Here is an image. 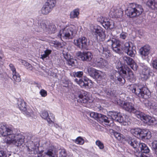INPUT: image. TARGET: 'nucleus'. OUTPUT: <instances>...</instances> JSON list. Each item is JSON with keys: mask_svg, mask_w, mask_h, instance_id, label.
<instances>
[{"mask_svg": "<svg viewBox=\"0 0 157 157\" xmlns=\"http://www.w3.org/2000/svg\"><path fill=\"white\" fill-rule=\"evenodd\" d=\"M109 78L116 84L122 86L125 82V79L132 82L134 79L133 72L130 69L127 67H122L120 68L119 71L116 72L113 75H110Z\"/></svg>", "mask_w": 157, "mask_h": 157, "instance_id": "nucleus-1", "label": "nucleus"}, {"mask_svg": "<svg viewBox=\"0 0 157 157\" xmlns=\"http://www.w3.org/2000/svg\"><path fill=\"white\" fill-rule=\"evenodd\" d=\"M144 11L142 6L135 3H130L125 10L126 13L131 18L139 16Z\"/></svg>", "mask_w": 157, "mask_h": 157, "instance_id": "nucleus-2", "label": "nucleus"}, {"mask_svg": "<svg viewBox=\"0 0 157 157\" xmlns=\"http://www.w3.org/2000/svg\"><path fill=\"white\" fill-rule=\"evenodd\" d=\"M132 91L140 99H147L151 95V93L149 90L144 86H139L137 87L132 89Z\"/></svg>", "mask_w": 157, "mask_h": 157, "instance_id": "nucleus-3", "label": "nucleus"}, {"mask_svg": "<svg viewBox=\"0 0 157 157\" xmlns=\"http://www.w3.org/2000/svg\"><path fill=\"white\" fill-rule=\"evenodd\" d=\"M76 33V30L73 26L64 28L59 32L61 36L65 39H72Z\"/></svg>", "mask_w": 157, "mask_h": 157, "instance_id": "nucleus-4", "label": "nucleus"}, {"mask_svg": "<svg viewBox=\"0 0 157 157\" xmlns=\"http://www.w3.org/2000/svg\"><path fill=\"white\" fill-rule=\"evenodd\" d=\"M75 95L77 97V101L78 103L84 104H90L92 101L89 97L87 92L83 90H78L77 94H75Z\"/></svg>", "mask_w": 157, "mask_h": 157, "instance_id": "nucleus-5", "label": "nucleus"}, {"mask_svg": "<svg viewBox=\"0 0 157 157\" xmlns=\"http://www.w3.org/2000/svg\"><path fill=\"white\" fill-rule=\"evenodd\" d=\"M137 117L140 119L144 123L149 125H155L157 122L154 117H152L148 115H146L141 112H137L136 113Z\"/></svg>", "mask_w": 157, "mask_h": 157, "instance_id": "nucleus-6", "label": "nucleus"}, {"mask_svg": "<svg viewBox=\"0 0 157 157\" xmlns=\"http://www.w3.org/2000/svg\"><path fill=\"white\" fill-rule=\"evenodd\" d=\"M17 105L19 109L25 115L30 116L33 113V111L26 105V103L23 100L20 99L18 101Z\"/></svg>", "mask_w": 157, "mask_h": 157, "instance_id": "nucleus-7", "label": "nucleus"}, {"mask_svg": "<svg viewBox=\"0 0 157 157\" xmlns=\"http://www.w3.org/2000/svg\"><path fill=\"white\" fill-rule=\"evenodd\" d=\"M74 44L80 49H88L89 41L85 37L82 36L74 41Z\"/></svg>", "mask_w": 157, "mask_h": 157, "instance_id": "nucleus-8", "label": "nucleus"}, {"mask_svg": "<svg viewBox=\"0 0 157 157\" xmlns=\"http://www.w3.org/2000/svg\"><path fill=\"white\" fill-rule=\"evenodd\" d=\"M0 134L3 136H6V143L8 142L10 139L13 137L14 134L11 128L3 125L0 128Z\"/></svg>", "mask_w": 157, "mask_h": 157, "instance_id": "nucleus-9", "label": "nucleus"}, {"mask_svg": "<svg viewBox=\"0 0 157 157\" xmlns=\"http://www.w3.org/2000/svg\"><path fill=\"white\" fill-rule=\"evenodd\" d=\"M13 137L11 138L7 144H13L17 146H21L24 142L25 137L21 133L13 135Z\"/></svg>", "mask_w": 157, "mask_h": 157, "instance_id": "nucleus-10", "label": "nucleus"}, {"mask_svg": "<svg viewBox=\"0 0 157 157\" xmlns=\"http://www.w3.org/2000/svg\"><path fill=\"white\" fill-rule=\"evenodd\" d=\"M92 34L97 39H98V37L100 41H103L105 36V30L98 25L94 27Z\"/></svg>", "mask_w": 157, "mask_h": 157, "instance_id": "nucleus-11", "label": "nucleus"}, {"mask_svg": "<svg viewBox=\"0 0 157 157\" xmlns=\"http://www.w3.org/2000/svg\"><path fill=\"white\" fill-rule=\"evenodd\" d=\"M76 56L79 60L84 62L91 61L93 56L92 53L89 51L78 52Z\"/></svg>", "mask_w": 157, "mask_h": 157, "instance_id": "nucleus-12", "label": "nucleus"}, {"mask_svg": "<svg viewBox=\"0 0 157 157\" xmlns=\"http://www.w3.org/2000/svg\"><path fill=\"white\" fill-rule=\"evenodd\" d=\"M97 45V46L96 48L101 54L104 58L108 59L112 56L110 51L107 48H104L101 44L98 43Z\"/></svg>", "mask_w": 157, "mask_h": 157, "instance_id": "nucleus-13", "label": "nucleus"}, {"mask_svg": "<svg viewBox=\"0 0 157 157\" xmlns=\"http://www.w3.org/2000/svg\"><path fill=\"white\" fill-rule=\"evenodd\" d=\"M108 115L110 116L111 118L120 123L124 122V120L122 116L120 114V112L114 111H109L108 112Z\"/></svg>", "mask_w": 157, "mask_h": 157, "instance_id": "nucleus-14", "label": "nucleus"}, {"mask_svg": "<svg viewBox=\"0 0 157 157\" xmlns=\"http://www.w3.org/2000/svg\"><path fill=\"white\" fill-rule=\"evenodd\" d=\"M122 108L125 111L129 113H134L136 115V113L137 112H140L137 110V108H135L133 104L130 102H124L122 104Z\"/></svg>", "mask_w": 157, "mask_h": 157, "instance_id": "nucleus-15", "label": "nucleus"}, {"mask_svg": "<svg viewBox=\"0 0 157 157\" xmlns=\"http://www.w3.org/2000/svg\"><path fill=\"white\" fill-rule=\"evenodd\" d=\"M122 50L127 55L132 57L135 56L136 52V51L133 49V47L130 46L129 43L128 42L125 43L124 44Z\"/></svg>", "mask_w": 157, "mask_h": 157, "instance_id": "nucleus-16", "label": "nucleus"}, {"mask_svg": "<svg viewBox=\"0 0 157 157\" xmlns=\"http://www.w3.org/2000/svg\"><path fill=\"white\" fill-rule=\"evenodd\" d=\"M150 50V47L148 45H145L141 47L140 49L139 53L142 58L145 59L148 58Z\"/></svg>", "mask_w": 157, "mask_h": 157, "instance_id": "nucleus-17", "label": "nucleus"}, {"mask_svg": "<svg viewBox=\"0 0 157 157\" xmlns=\"http://www.w3.org/2000/svg\"><path fill=\"white\" fill-rule=\"evenodd\" d=\"M75 81L80 86L82 87H85L89 86V82H90L91 80L86 77H84L81 79H79L75 78Z\"/></svg>", "mask_w": 157, "mask_h": 157, "instance_id": "nucleus-18", "label": "nucleus"}, {"mask_svg": "<svg viewBox=\"0 0 157 157\" xmlns=\"http://www.w3.org/2000/svg\"><path fill=\"white\" fill-rule=\"evenodd\" d=\"M102 25L105 29H112L114 27V21L110 19L104 18Z\"/></svg>", "mask_w": 157, "mask_h": 157, "instance_id": "nucleus-19", "label": "nucleus"}, {"mask_svg": "<svg viewBox=\"0 0 157 157\" xmlns=\"http://www.w3.org/2000/svg\"><path fill=\"white\" fill-rule=\"evenodd\" d=\"M9 67L13 72V78L16 81L19 82L21 81L20 76L19 73L16 71V68L14 65L12 63L9 65Z\"/></svg>", "mask_w": 157, "mask_h": 157, "instance_id": "nucleus-20", "label": "nucleus"}, {"mask_svg": "<svg viewBox=\"0 0 157 157\" xmlns=\"http://www.w3.org/2000/svg\"><path fill=\"white\" fill-rule=\"evenodd\" d=\"M54 150V147H48L44 151V153L42 155V157H54L53 156Z\"/></svg>", "mask_w": 157, "mask_h": 157, "instance_id": "nucleus-21", "label": "nucleus"}, {"mask_svg": "<svg viewBox=\"0 0 157 157\" xmlns=\"http://www.w3.org/2000/svg\"><path fill=\"white\" fill-rule=\"evenodd\" d=\"M126 142L134 148H138L140 142L134 139L128 137L126 139Z\"/></svg>", "mask_w": 157, "mask_h": 157, "instance_id": "nucleus-22", "label": "nucleus"}, {"mask_svg": "<svg viewBox=\"0 0 157 157\" xmlns=\"http://www.w3.org/2000/svg\"><path fill=\"white\" fill-rule=\"evenodd\" d=\"M91 77L93 78L96 79L97 80L101 81L103 78V77L101 74L98 73L96 70L92 69L89 73Z\"/></svg>", "mask_w": 157, "mask_h": 157, "instance_id": "nucleus-23", "label": "nucleus"}, {"mask_svg": "<svg viewBox=\"0 0 157 157\" xmlns=\"http://www.w3.org/2000/svg\"><path fill=\"white\" fill-rule=\"evenodd\" d=\"M151 74H152V72L150 69L148 67H145L142 70L141 77L143 80H146L151 75Z\"/></svg>", "mask_w": 157, "mask_h": 157, "instance_id": "nucleus-24", "label": "nucleus"}, {"mask_svg": "<svg viewBox=\"0 0 157 157\" xmlns=\"http://www.w3.org/2000/svg\"><path fill=\"white\" fill-rule=\"evenodd\" d=\"M113 50L115 52L120 53L121 52V42L119 40H116L112 47Z\"/></svg>", "mask_w": 157, "mask_h": 157, "instance_id": "nucleus-25", "label": "nucleus"}, {"mask_svg": "<svg viewBox=\"0 0 157 157\" xmlns=\"http://www.w3.org/2000/svg\"><path fill=\"white\" fill-rule=\"evenodd\" d=\"M140 133L139 138L142 140H148L151 137V132L147 130L142 129Z\"/></svg>", "mask_w": 157, "mask_h": 157, "instance_id": "nucleus-26", "label": "nucleus"}, {"mask_svg": "<svg viewBox=\"0 0 157 157\" xmlns=\"http://www.w3.org/2000/svg\"><path fill=\"white\" fill-rule=\"evenodd\" d=\"M123 15V12L121 10L113 9L110 12V15L112 17L120 18Z\"/></svg>", "mask_w": 157, "mask_h": 157, "instance_id": "nucleus-27", "label": "nucleus"}, {"mask_svg": "<svg viewBox=\"0 0 157 157\" xmlns=\"http://www.w3.org/2000/svg\"><path fill=\"white\" fill-rule=\"evenodd\" d=\"M138 148L140 150V152L142 153L146 154L148 153L150 151V149L147 145L143 143H140Z\"/></svg>", "mask_w": 157, "mask_h": 157, "instance_id": "nucleus-28", "label": "nucleus"}, {"mask_svg": "<svg viewBox=\"0 0 157 157\" xmlns=\"http://www.w3.org/2000/svg\"><path fill=\"white\" fill-rule=\"evenodd\" d=\"M53 8L51 6L45 3L41 9V13L44 14H48L52 10Z\"/></svg>", "mask_w": 157, "mask_h": 157, "instance_id": "nucleus-29", "label": "nucleus"}, {"mask_svg": "<svg viewBox=\"0 0 157 157\" xmlns=\"http://www.w3.org/2000/svg\"><path fill=\"white\" fill-rule=\"evenodd\" d=\"M146 5L152 10L157 9V0H148Z\"/></svg>", "mask_w": 157, "mask_h": 157, "instance_id": "nucleus-30", "label": "nucleus"}, {"mask_svg": "<svg viewBox=\"0 0 157 157\" xmlns=\"http://www.w3.org/2000/svg\"><path fill=\"white\" fill-rule=\"evenodd\" d=\"M35 31L37 32H41L42 30H45L46 31L47 28L45 23V21H41L38 27L36 26L35 27Z\"/></svg>", "mask_w": 157, "mask_h": 157, "instance_id": "nucleus-31", "label": "nucleus"}, {"mask_svg": "<svg viewBox=\"0 0 157 157\" xmlns=\"http://www.w3.org/2000/svg\"><path fill=\"white\" fill-rule=\"evenodd\" d=\"M141 130L142 129L139 128H133L131 129L130 132L133 136L139 138Z\"/></svg>", "mask_w": 157, "mask_h": 157, "instance_id": "nucleus-32", "label": "nucleus"}, {"mask_svg": "<svg viewBox=\"0 0 157 157\" xmlns=\"http://www.w3.org/2000/svg\"><path fill=\"white\" fill-rule=\"evenodd\" d=\"M46 31L48 33H55L56 31V26L53 24H51L48 25V27L47 28Z\"/></svg>", "mask_w": 157, "mask_h": 157, "instance_id": "nucleus-33", "label": "nucleus"}, {"mask_svg": "<svg viewBox=\"0 0 157 157\" xmlns=\"http://www.w3.org/2000/svg\"><path fill=\"white\" fill-rule=\"evenodd\" d=\"M124 61L125 63H126L129 65H132L134 63V61L133 59L128 56H124L123 57Z\"/></svg>", "mask_w": 157, "mask_h": 157, "instance_id": "nucleus-34", "label": "nucleus"}, {"mask_svg": "<svg viewBox=\"0 0 157 157\" xmlns=\"http://www.w3.org/2000/svg\"><path fill=\"white\" fill-rule=\"evenodd\" d=\"M101 116L100 117L99 121L104 122L106 125H108L110 122V119L105 115L101 114Z\"/></svg>", "mask_w": 157, "mask_h": 157, "instance_id": "nucleus-35", "label": "nucleus"}, {"mask_svg": "<svg viewBox=\"0 0 157 157\" xmlns=\"http://www.w3.org/2000/svg\"><path fill=\"white\" fill-rule=\"evenodd\" d=\"M79 13V10L78 9H76L74 10L70 13V18H73L77 17Z\"/></svg>", "mask_w": 157, "mask_h": 157, "instance_id": "nucleus-36", "label": "nucleus"}, {"mask_svg": "<svg viewBox=\"0 0 157 157\" xmlns=\"http://www.w3.org/2000/svg\"><path fill=\"white\" fill-rule=\"evenodd\" d=\"M105 92L107 95L108 96H110L113 97L116 96V90L113 89L106 90L105 91Z\"/></svg>", "mask_w": 157, "mask_h": 157, "instance_id": "nucleus-37", "label": "nucleus"}, {"mask_svg": "<svg viewBox=\"0 0 157 157\" xmlns=\"http://www.w3.org/2000/svg\"><path fill=\"white\" fill-rule=\"evenodd\" d=\"M90 117L94 119L99 121V118L101 116V114L98 113H97L92 112L89 114Z\"/></svg>", "mask_w": 157, "mask_h": 157, "instance_id": "nucleus-38", "label": "nucleus"}, {"mask_svg": "<svg viewBox=\"0 0 157 157\" xmlns=\"http://www.w3.org/2000/svg\"><path fill=\"white\" fill-rule=\"evenodd\" d=\"M19 62L22 64L27 67V69L30 70H32L33 67L31 65L25 60L21 59L19 60Z\"/></svg>", "mask_w": 157, "mask_h": 157, "instance_id": "nucleus-39", "label": "nucleus"}, {"mask_svg": "<svg viewBox=\"0 0 157 157\" xmlns=\"http://www.w3.org/2000/svg\"><path fill=\"white\" fill-rule=\"evenodd\" d=\"M144 104L147 107H150L153 106L154 105V102L150 100H148L147 99H145L144 102Z\"/></svg>", "mask_w": 157, "mask_h": 157, "instance_id": "nucleus-40", "label": "nucleus"}, {"mask_svg": "<svg viewBox=\"0 0 157 157\" xmlns=\"http://www.w3.org/2000/svg\"><path fill=\"white\" fill-rule=\"evenodd\" d=\"M56 0H47L45 3L54 8L56 5Z\"/></svg>", "mask_w": 157, "mask_h": 157, "instance_id": "nucleus-41", "label": "nucleus"}, {"mask_svg": "<svg viewBox=\"0 0 157 157\" xmlns=\"http://www.w3.org/2000/svg\"><path fill=\"white\" fill-rule=\"evenodd\" d=\"M75 142L77 144L80 145L83 144L84 143V140L83 138L81 137H78L75 140Z\"/></svg>", "mask_w": 157, "mask_h": 157, "instance_id": "nucleus-42", "label": "nucleus"}, {"mask_svg": "<svg viewBox=\"0 0 157 157\" xmlns=\"http://www.w3.org/2000/svg\"><path fill=\"white\" fill-rule=\"evenodd\" d=\"M96 144L98 147L100 149H103L104 148V145L103 143L99 140H97L96 142Z\"/></svg>", "mask_w": 157, "mask_h": 157, "instance_id": "nucleus-43", "label": "nucleus"}, {"mask_svg": "<svg viewBox=\"0 0 157 157\" xmlns=\"http://www.w3.org/2000/svg\"><path fill=\"white\" fill-rule=\"evenodd\" d=\"M83 74L82 71H78L77 72H73V75L74 77H77L78 78L81 77Z\"/></svg>", "mask_w": 157, "mask_h": 157, "instance_id": "nucleus-44", "label": "nucleus"}, {"mask_svg": "<svg viewBox=\"0 0 157 157\" xmlns=\"http://www.w3.org/2000/svg\"><path fill=\"white\" fill-rule=\"evenodd\" d=\"M116 40V39L113 38L108 40L106 42L108 45L109 46H111L112 47L113 44V43L115 42Z\"/></svg>", "mask_w": 157, "mask_h": 157, "instance_id": "nucleus-45", "label": "nucleus"}, {"mask_svg": "<svg viewBox=\"0 0 157 157\" xmlns=\"http://www.w3.org/2000/svg\"><path fill=\"white\" fill-rule=\"evenodd\" d=\"M0 157H7L6 151L3 148L0 147Z\"/></svg>", "mask_w": 157, "mask_h": 157, "instance_id": "nucleus-46", "label": "nucleus"}, {"mask_svg": "<svg viewBox=\"0 0 157 157\" xmlns=\"http://www.w3.org/2000/svg\"><path fill=\"white\" fill-rule=\"evenodd\" d=\"M114 137L118 140H121L122 137L123 135L119 133H118L116 132H115L114 135Z\"/></svg>", "mask_w": 157, "mask_h": 157, "instance_id": "nucleus-47", "label": "nucleus"}, {"mask_svg": "<svg viewBox=\"0 0 157 157\" xmlns=\"http://www.w3.org/2000/svg\"><path fill=\"white\" fill-rule=\"evenodd\" d=\"M151 148L154 152L157 150V141H154L151 143Z\"/></svg>", "mask_w": 157, "mask_h": 157, "instance_id": "nucleus-48", "label": "nucleus"}, {"mask_svg": "<svg viewBox=\"0 0 157 157\" xmlns=\"http://www.w3.org/2000/svg\"><path fill=\"white\" fill-rule=\"evenodd\" d=\"M41 117L44 119H47L48 117L49 116V114L48 113L47 111H43L41 115Z\"/></svg>", "mask_w": 157, "mask_h": 157, "instance_id": "nucleus-49", "label": "nucleus"}, {"mask_svg": "<svg viewBox=\"0 0 157 157\" xmlns=\"http://www.w3.org/2000/svg\"><path fill=\"white\" fill-rule=\"evenodd\" d=\"M75 60L73 58H71L68 60L67 61V63L69 66H74L75 64Z\"/></svg>", "mask_w": 157, "mask_h": 157, "instance_id": "nucleus-50", "label": "nucleus"}, {"mask_svg": "<svg viewBox=\"0 0 157 157\" xmlns=\"http://www.w3.org/2000/svg\"><path fill=\"white\" fill-rule=\"evenodd\" d=\"M103 60V59L102 58L98 57L96 59L95 63L97 64L98 65L101 66V64H102Z\"/></svg>", "mask_w": 157, "mask_h": 157, "instance_id": "nucleus-51", "label": "nucleus"}, {"mask_svg": "<svg viewBox=\"0 0 157 157\" xmlns=\"http://www.w3.org/2000/svg\"><path fill=\"white\" fill-rule=\"evenodd\" d=\"M67 153L66 150L65 149L61 150L59 152V157H66Z\"/></svg>", "mask_w": 157, "mask_h": 157, "instance_id": "nucleus-52", "label": "nucleus"}, {"mask_svg": "<svg viewBox=\"0 0 157 157\" xmlns=\"http://www.w3.org/2000/svg\"><path fill=\"white\" fill-rule=\"evenodd\" d=\"M152 65L154 68L157 70V58L152 60Z\"/></svg>", "mask_w": 157, "mask_h": 157, "instance_id": "nucleus-53", "label": "nucleus"}, {"mask_svg": "<svg viewBox=\"0 0 157 157\" xmlns=\"http://www.w3.org/2000/svg\"><path fill=\"white\" fill-rule=\"evenodd\" d=\"M63 56L65 59H66L67 61L71 58V56L67 53L65 52L63 53Z\"/></svg>", "mask_w": 157, "mask_h": 157, "instance_id": "nucleus-54", "label": "nucleus"}, {"mask_svg": "<svg viewBox=\"0 0 157 157\" xmlns=\"http://www.w3.org/2000/svg\"><path fill=\"white\" fill-rule=\"evenodd\" d=\"M40 93L42 97H45L47 95V92L44 89L41 90Z\"/></svg>", "mask_w": 157, "mask_h": 157, "instance_id": "nucleus-55", "label": "nucleus"}, {"mask_svg": "<svg viewBox=\"0 0 157 157\" xmlns=\"http://www.w3.org/2000/svg\"><path fill=\"white\" fill-rule=\"evenodd\" d=\"M132 69L134 71H136L137 70L138 66L134 62L132 65L130 66Z\"/></svg>", "mask_w": 157, "mask_h": 157, "instance_id": "nucleus-56", "label": "nucleus"}, {"mask_svg": "<svg viewBox=\"0 0 157 157\" xmlns=\"http://www.w3.org/2000/svg\"><path fill=\"white\" fill-rule=\"evenodd\" d=\"M53 43L55 45L59 48H61L62 47L61 44L59 42L54 41Z\"/></svg>", "mask_w": 157, "mask_h": 157, "instance_id": "nucleus-57", "label": "nucleus"}, {"mask_svg": "<svg viewBox=\"0 0 157 157\" xmlns=\"http://www.w3.org/2000/svg\"><path fill=\"white\" fill-rule=\"evenodd\" d=\"M108 64V61L107 60H106L105 59H103V60L102 61V64H101V66H103L105 67Z\"/></svg>", "mask_w": 157, "mask_h": 157, "instance_id": "nucleus-58", "label": "nucleus"}, {"mask_svg": "<svg viewBox=\"0 0 157 157\" xmlns=\"http://www.w3.org/2000/svg\"><path fill=\"white\" fill-rule=\"evenodd\" d=\"M51 52L52 51L49 49H47L44 52L45 55H46L47 57L51 53Z\"/></svg>", "mask_w": 157, "mask_h": 157, "instance_id": "nucleus-59", "label": "nucleus"}, {"mask_svg": "<svg viewBox=\"0 0 157 157\" xmlns=\"http://www.w3.org/2000/svg\"><path fill=\"white\" fill-rule=\"evenodd\" d=\"M120 37L123 39H125L126 37V35L125 33H122L120 34Z\"/></svg>", "mask_w": 157, "mask_h": 157, "instance_id": "nucleus-60", "label": "nucleus"}, {"mask_svg": "<svg viewBox=\"0 0 157 157\" xmlns=\"http://www.w3.org/2000/svg\"><path fill=\"white\" fill-rule=\"evenodd\" d=\"M47 120L49 125H50L51 124H54L53 121H52V120H51L50 118H48Z\"/></svg>", "mask_w": 157, "mask_h": 157, "instance_id": "nucleus-61", "label": "nucleus"}, {"mask_svg": "<svg viewBox=\"0 0 157 157\" xmlns=\"http://www.w3.org/2000/svg\"><path fill=\"white\" fill-rule=\"evenodd\" d=\"M116 132L114 131L113 129L111 128H110L109 129V132L112 135H114V134L115 132Z\"/></svg>", "mask_w": 157, "mask_h": 157, "instance_id": "nucleus-62", "label": "nucleus"}, {"mask_svg": "<svg viewBox=\"0 0 157 157\" xmlns=\"http://www.w3.org/2000/svg\"><path fill=\"white\" fill-rule=\"evenodd\" d=\"M47 57V56L45 55V53H44V54L41 55V57H40V58L44 60V59L46 58Z\"/></svg>", "mask_w": 157, "mask_h": 157, "instance_id": "nucleus-63", "label": "nucleus"}, {"mask_svg": "<svg viewBox=\"0 0 157 157\" xmlns=\"http://www.w3.org/2000/svg\"><path fill=\"white\" fill-rule=\"evenodd\" d=\"M140 157H151V156H149L144 155H141Z\"/></svg>", "mask_w": 157, "mask_h": 157, "instance_id": "nucleus-64", "label": "nucleus"}]
</instances>
